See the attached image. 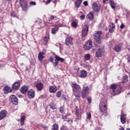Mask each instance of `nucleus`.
Returning a JSON list of instances; mask_svg holds the SVG:
<instances>
[{"instance_id": "obj_51", "label": "nucleus", "mask_w": 130, "mask_h": 130, "mask_svg": "<svg viewBox=\"0 0 130 130\" xmlns=\"http://www.w3.org/2000/svg\"><path fill=\"white\" fill-rule=\"evenodd\" d=\"M105 37L106 38H108L109 37V33L108 32H107L106 34H105Z\"/></svg>"}, {"instance_id": "obj_28", "label": "nucleus", "mask_w": 130, "mask_h": 130, "mask_svg": "<svg viewBox=\"0 0 130 130\" xmlns=\"http://www.w3.org/2000/svg\"><path fill=\"white\" fill-rule=\"evenodd\" d=\"M75 115L76 117H81L82 115H81V111H80V109L78 108V107H76L75 108Z\"/></svg>"}, {"instance_id": "obj_8", "label": "nucleus", "mask_w": 130, "mask_h": 130, "mask_svg": "<svg viewBox=\"0 0 130 130\" xmlns=\"http://www.w3.org/2000/svg\"><path fill=\"white\" fill-rule=\"evenodd\" d=\"M92 8L94 12H95V13H98L99 12H100V9H101V5H100V4L99 3L94 2L92 5Z\"/></svg>"}, {"instance_id": "obj_60", "label": "nucleus", "mask_w": 130, "mask_h": 130, "mask_svg": "<svg viewBox=\"0 0 130 130\" xmlns=\"http://www.w3.org/2000/svg\"><path fill=\"white\" fill-rule=\"evenodd\" d=\"M127 95H129L130 93H127Z\"/></svg>"}, {"instance_id": "obj_44", "label": "nucleus", "mask_w": 130, "mask_h": 130, "mask_svg": "<svg viewBox=\"0 0 130 130\" xmlns=\"http://www.w3.org/2000/svg\"><path fill=\"white\" fill-rule=\"evenodd\" d=\"M86 119H91V113L87 114L86 116Z\"/></svg>"}, {"instance_id": "obj_32", "label": "nucleus", "mask_w": 130, "mask_h": 130, "mask_svg": "<svg viewBox=\"0 0 130 130\" xmlns=\"http://www.w3.org/2000/svg\"><path fill=\"white\" fill-rule=\"evenodd\" d=\"M42 41L43 42L42 44H43L44 45H46V44H47V43L48 42V38H47V37H44L43 38Z\"/></svg>"}, {"instance_id": "obj_24", "label": "nucleus", "mask_w": 130, "mask_h": 130, "mask_svg": "<svg viewBox=\"0 0 130 130\" xmlns=\"http://www.w3.org/2000/svg\"><path fill=\"white\" fill-rule=\"evenodd\" d=\"M109 3L110 4V6H111V8L112 9H113V10H114V9H115V8H116V6L117 5V4L116 3L114 2V1L110 0Z\"/></svg>"}, {"instance_id": "obj_40", "label": "nucleus", "mask_w": 130, "mask_h": 130, "mask_svg": "<svg viewBox=\"0 0 130 130\" xmlns=\"http://www.w3.org/2000/svg\"><path fill=\"white\" fill-rule=\"evenodd\" d=\"M87 100L88 104H91V103H92V98H91V96H88L87 98Z\"/></svg>"}, {"instance_id": "obj_36", "label": "nucleus", "mask_w": 130, "mask_h": 130, "mask_svg": "<svg viewBox=\"0 0 130 130\" xmlns=\"http://www.w3.org/2000/svg\"><path fill=\"white\" fill-rule=\"evenodd\" d=\"M90 57H91V55H90L89 53L86 54L84 55V59H85V60H89V59H90Z\"/></svg>"}, {"instance_id": "obj_21", "label": "nucleus", "mask_w": 130, "mask_h": 130, "mask_svg": "<svg viewBox=\"0 0 130 130\" xmlns=\"http://www.w3.org/2000/svg\"><path fill=\"white\" fill-rule=\"evenodd\" d=\"M49 106H50V109L52 110H56L57 109V106L54 102H51Z\"/></svg>"}, {"instance_id": "obj_18", "label": "nucleus", "mask_w": 130, "mask_h": 130, "mask_svg": "<svg viewBox=\"0 0 130 130\" xmlns=\"http://www.w3.org/2000/svg\"><path fill=\"white\" fill-rule=\"evenodd\" d=\"M103 53H104L103 49H99L95 52V56H96V57H101V56L103 55Z\"/></svg>"}, {"instance_id": "obj_55", "label": "nucleus", "mask_w": 130, "mask_h": 130, "mask_svg": "<svg viewBox=\"0 0 130 130\" xmlns=\"http://www.w3.org/2000/svg\"><path fill=\"white\" fill-rule=\"evenodd\" d=\"M119 130H124V127H121L119 129Z\"/></svg>"}, {"instance_id": "obj_25", "label": "nucleus", "mask_w": 130, "mask_h": 130, "mask_svg": "<svg viewBox=\"0 0 130 130\" xmlns=\"http://www.w3.org/2000/svg\"><path fill=\"white\" fill-rule=\"evenodd\" d=\"M125 115L123 114V113H122V114L120 115V121L121 123H122L123 124L125 123V122H126V119L125 118Z\"/></svg>"}, {"instance_id": "obj_15", "label": "nucleus", "mask_w": 130, "mask_h": 130, "mask_svg": "<svg viewBox=\"0 0 130 130\" xmlns=\"http://www.w3.org/2000/svg\"><path fill=\"white\" fill-rule=\"evenodd\" d=\"M35 86L37 89V91H42L43 90L44 85L41 82L37 83L35 85Z\"/></svg>"}, {"instance_id": "obj_56", "label": "nucleus", "mask_w": 130, "mask_h": 130, "mask_svg": "<svg viewBox=\"0 0 130 130\" xmlns=\"http://www.w3.org/2000/svg\"><path fill=\"white\" fill-rule=\"evenodd\" d=\"M64 100H67V98H66V96L64 95Z\"/></svg>"}, {"instance_id": "obj_53", "label": "nucleus", "mask_w": 130, "mask_h": 130, "mask_svg": "<svg viewBox=\"0 0 130 130\" xmlns=\"http://www.w3.org/2000/svg\"><path fill=\"white\" fill-rule=\"evenodd\" d=\"M67 116L62 115L61 117V118H62V119H67Z\"/></svg>"}, {"instance_id": "obj_13", "label": "nucleus", "mask_w": 130, "mask_h": 130, "mask_svg": "<svg viewBox=\"0 0 130 130\" xmlns=\"http://www.w3.org/2000/svg\"><path fill=\"white\" fill-rule=\"evenodd\" d=\"M73 40H74V39L71 37H68L66 38V41H65V44L66 45H70L72 46L74 44V42H73Z\"/></svg>"}, {"instance_id": "obj_34", "label": "nucleus", "mask_w": 130, "mask_h": 130, "mask_svg": "<svg viewBox=\"0 0 130 130\" xmlns=\"http://www.w3.org/2000/svg\"><path fill=\"white\" fill-rule=\"evenodd\" d=\"M123 79L124 80L122 81V84H123L124 83H126V82L128 81V77L127 76V75H125L123 77Z\"/></svg>"}, {"instance_id": "obj_50", "label": "nucleus", "mask_w": 130, "mask_h": 130, "mask_svg": "<svg viewBox=\"0 0 130 130\" xmlns=\"http://www.w3.org/2000/svg\"><path fill=\"white\" fill-rule=\"evenodd\" d=\"M54 20V21H56L57 22H58V21H59V19L57 18L56 16H55Z\"/></svg>"}, {"instance_id": "obj_27", "label": "nucleus", "mask_w": 130, "mask_h": 130, "mask_svg": "<svg viewBox=\"0 0 130 130\" xmlns=\"http://www.w3.org/2000/svg\"><path fill=\"white\" fill-rule=\"evenodd\" d=\"M44 55V52H40L38 54V59L40 61H42V59L45 57Z\"/></svg>"}, {"instance_id": "obj_43", "label": "nucleus", "mask_w": 130, "mask_h": 130, "mask_svg": "<svg viewBox=\"0 0 130 130\" xmlns=\"http://www.w3.org/2000/svg\"><path fill=\"white\" fill-rule=\"evenodd\" d=\"M10 16L11 17H13V18H15V17H17V14H16V13H15V12H12L10 14Z\"/></svg>"}, {"instance_id": "obj_17", "label": "nucleus", "mask_w": 130, "mask_h": 130, "mask_svg": "<svg viewBox=\"0 0 130 130\" xmlns=\"http://www.w3.org/2000/svg\"><path fill=\"white\" fill-rule=\"evenodd\" d=\"M49 91L50 93H53L54 94L57 91V87L56 85L50 86L49 87Z\"/></svg>"}, {"instance_id": "obj_35", "label": "nucleus", "mask_w": 130, "mask_h": 130, "mask_svg": "<svg viewBox=\"0 0 130 130\" xmlns=\"http://www.w3.org/2000/svg\"><path fill=\"white\" fill-rule=\"evenodd\" d=\"M71 26L73 27V28H77L78 27V22L75 21H73L72 22Z\"/></svg>"}, {"instance_id": "obj_9", "label": "nucleus", "mask_w": 130, "mask_h": 130, "mask_svg": "<svg viewBox=\"0 0 130 130\" xmlns=\"http://www.w3.org/2000/svg\"><path fill=\"white\" fill-rule=\"evenodd\" d=\"M92 47L93 44L91 40H89L87 41L83 46L85 50H90Z\"/></svg>"}, {"instance_id": "obj_4", "label": "nucleus", "mask_w": 130, "mask_h": 130, "mask_svg": "<svg viewBox=\"0 0 130 130\" xmlns=\"http://www.w3.org/2000/svg\"><path fill=\"white\" fill-rule=\"evenodd\" d=\"M110 89L111 94L114 95H116L117 93L120 92V90H121V87H120V86L117 84H113L111 85Z\"/></svg>"}, {"instance_id": "obj_20", "label": "nucleus", "mask_w": 130, "mask_h": 130, "mask_svg": "<svg viewBox=\"0 0 130 130\" xmlns=\"http://www.w3.org/2000/svg\"><path fill=\"white\" fill-rule=\"evenodd\" d=\"M3 92H4V94H8V93H12L13 92V90L12 89H11V87L6 86L3 88Z\"/></svg>"}, {"instance_id": "obj_29", "label": "nucleus", "mask_w": 130, "mask_h": 130, "mask_svg": "<svg viewBox=\"0 0 130 130\" xmlns=\"http://www.w3.org/2000/svg\"><path fill=\"white\" fill-rule=\"evenodd\" d=\"M87 17L89 20H90V21H92V20L94 19V12H89V14L87 15Z\"/></svg>"}, {"instance_id": "obj_54", "label": "nucleus", "mask_w": 130, "mask_h": 130, "mask_svg": "<svg viewBox=\"0 0 130 130\" xmlns=\"http://www.w3.org/2000/svg\"><path fill=\"white\" fill-rule=\"evenodd\" d=\"M109 0H103V4H105L106 2H108Z\"/></svg>"}, {"instance_id": "obj_10", "label": "nucleus", "mask_w": 130, "mask_h": 130, "mask_svg": "<svg viewBox=\"0 0 130 130\" xmlns=\"http://www.w3.org/2000/svg\"><path fill=\"white\" fill-rule=\"evenodd\" d=\"M9 102L14 105H18V98L15 95H11L9 97Z\"/></svg>"}, {"instance_id": "obj_26", "label": "nucleus", "mask_w": 130, "mask_h": 130, "mask_svg": "<svg viewBox=\"0 0 130 130\" xmlns=\"http://www.w3.org/2000/svg\"><path fill=\"white\" fill-rule=\"evenodd\" d=\"M80 78H86L88 75V73L85 70H82L80 71Z\"/></svg>"}, {"instance_id": "obj_46", "label": "nucleus", "mask_w": 130, "mask_h": 130, "mask_svg": "<svg viewBox=\"0 0 130 130\" xmlns=\"http://www.w3.org/2000/svg\"><path fill=\"white\" fill-rule=\"evenodd\" d=\"M67 121L68 122V123H70V124H73V120L72 119L67 120Z\"/></svg>"}, {"instance_id": "obj_37", "label": "nucleus", "mask_w": 130, "mask_h": 130, "mask_svg": "<svg viewBox=\"0 0 130 130\" xmlns=\"http://www.w3.org/2000/svg\"><path fill=\"white\" fill-rule=\"evenodd\" d=\"M59 111L60 113H63L64 112V106L60 107L59 108Z\"/></svg>"}, {"instance_id": "obj_52", "label": "nucleus", "mask_w": 130, "mask_h": 130, "mask_svg": "<svg viewBox=\"0 0 130 130\" xmlns=\"http://www.w3.org/2000/svg\"><path fill=\"white\" fill-rule=\"evenodd\" d=\"M52 0H48L46 1V5H48V4H50V2Z\"/></svg>"}, {"instance_id": "obj_59", "label": "nucleus", "mask_w": 130, "mask_h": 130, "mask_svg": "<svg viewBox=\"0 0 130 130\" xmlns=\"http://www.w3.org/2000/svg\"><path fill=\"white\" fill-rule=\"evenodd\" d=\"M126 130H130V129L129 128H127V129Z\"/></svg>"}, {"instance_id": "obj_30", "label": "nucleus", "mask_w": 130, "mask_h": 130, "mask_svg": "<svg viewBox=\"0 0 130 130\" xmlns=\"http://www.w3.org/2000/svg\"><path fill=\"white\" fill-rule=\"evenodd\" d=\"M57 31H58V26L57 25H55L54 27L51 28L52 34H56Z\"/></svg>"}, {"instance_id": "obj_41", "label": "nucleus", "mask_w": 130, "mask_h": 130, "mask_svg": "<svg viewBox=\"0 0 130 130\" xmlns=\"http://www.w3.org/2000/svg\"><path fill=\"white\" fill-rule=\"evenodd\" d=\"M41 127H42V128H43V129L45 130H48V126L47 125H41Z\"/></svg>"}, {"instance_id": "obj_16", "label": "nucleus", "mask_w": 130, "mask_h": 130, "mask_svg": "<svg viewBox=\"0 0 130 130\" xmlns=\"http://www.w3.org/2000/svg\"><path fill=\"white\" fill-rule=\"evenodd\" d=\"M7 115H8V112H7V111H1L0 112V120L4 119V118H6V117H7Z\"/></svg>"}, {"instance_id": "obj_3", "label": "nucleus", "mask_w": 130, "mask_h": 130, "mask_svg": "<svg viewBox=\"0 0 130 130\" xmlns=\"http://www.w3.org/2000/svg\"><path fill=\"white\" fill-rule=\"evenodd\" d=\"M49 60L51 62H52L53 65L55 67H57V66H58V61H60V62H64V59H63V58L60 57L58 55H56L55 56V62H53L54 59H53V57L52 56H50Z\"/></svg>"}, {"instance_id": "obj_1", "label": "nucleus", "mask_w": 130, "mask_h": 130, "mask_svg": "<svg viewBox=\"0 0 130 130\" xmlns=\"http://www.w3.org/2000/svg\"><path fill=\"white\" fill-rule=\"evenodd\" d=\"M71 86L72 88V91L74 94V96L77 99H80L81 96H80V93L81 91V97L82 99H85L88 95H89V88L88 86L83 87V89L81 88V86L78 84L77 83L74 82H72Z\"/></svg>"}, {"instance_id": "obj_57", "label": "nucleus", "mask_w": 130, "mask_h": 130, "mask_svg": "<svg viewBox=\"0 0 130 130\" xmlns=\"http://www.w3.org/2000/svg\"><path fill=\"white\" fill-rule=\"evenodd\" d=\"M118 20L117 19H115V22H116V23H117V22H118Z\"/></svg>"}, {"instance_id": "obj_49", "label": "nucleus", "mask_w": 130, "mask_h": 130, "mask_svg": "<svg viewBox=\"0 0 130 130\" xmlns=\"http://www.w3.org/2000/svg\"><path fill=\"white\" fill-rule=\"evenodd\" d=\"M120 29H123L124 28V24L123 23H121V25L120 26Z\"/></svg>"}, {"instance_id": "obj_2", "label": "nucleus", "mask_w": 130, "mask_h": 130, "mask_svg": "<svg viewBox=\"0 0 130 130\" xmlns=\"http://www.w3.org/2000/svg\"><path fill=\"white\" fill-rule=\"evenodd\" d=\"M89 22L85 21L84 25L82 27L81 34L82 40H85V37L88 35V32H89Z\"/></svg>"}, {"instance_id": "obj_11", "label": "nucleus", "mask_w": 130, "mask_h": 130, "mask_svg": "<svg viewBox=\"0 0 130 130\" xmlns=\"http://www.w3.org/2000/svg\"><path fill=\"white\" fill-rule=\"evenodd\" d=\"M20 87H21V81H18L12 84V89L14 90V91H17V90L20 89Z\"/></svg>"}, {"instance_id": "obj_6", "label": "nucleus", "mask_w": 130, "mask_h": 130, "mask_svg": "<svg viewBox=\"0 0 130 130\" xmlns=\"http://www.w3.org/2000/svg\"><path fill=\"white\" fill-rule=\"evenodd\" d=\"M100 111L102 113H107V105L104 102H101L100 104Z\"/></svg>"}, {"instance_id": "obj_47", "label": "nucleus", "mask_w": 130, "mask_h": 130, "mask_svg": "<svg viewBox=\"0 0 130 130\" xmlns=\"http://www.w3.org/2000/svg\"><path fill=\"white\" fill-rule=\"evenodd\" d=\"M81 20H84L85 19V15H82L80 16Z\"/></svg>"}, {"instance_id": "obj_22", "label": "nucleus", "mask_w": 130, "mask_h": 130, "mask_svg": "<svg viewBox=\"0 0 130 130\" xmlns=\"http://www.w3.org/2000/svg\"><path fill=\"white\" fill-rule=\"evenodd\" d=\"M114 29H115V25L114 23H113V22L110 23L109 25V32L110 33H113L114 31Z\"/></svg>"}, {"instance_id": "obj_12", "label": "nucleus", "mask_w": 130, "mask_h": 130, "mask_svg": "<svg viewBox=\"0 0 130 130\" xmlns=\"http://www.w3.org/2000/svg\"><path fill=\"white\" fill-rule=\"evenodd\" d=\"M122 47H123V43H120L114 47V50L116 52H120Z\"/></svg>"}, {"instance_id": "obj_23", "label": "nucleus", "mask_w": 130, "mask_h": 130, "mask_svg": "<svg viewBox=\"0 0 130 130\" xmlns=\"http://www.w3.org/2000/svg\"><path fill=\"white\" fill-rule=\"evenodd\" d=\"M82 3H83V0H76V2L74 3L75 8L76 9H79V8L81 7Z\"/></svg>"}, {"instance_id": "obj_5", "label": "nucleus", "mask_w": 130, "mask_h": 130, "mask_svg": "<svg viewBox=\"0 0 130 130\" xmlns=\"http://www.w3.org/2000/svg\"><path fill=\"white\" fill-rule=\"evenodd\" d=\"M19 5H20L22 11L24 12H27V11H28V3L27 1L25 0H20Z\"/></svg>"}, {"instance_id": "obj_58", "label": "nucleus", "mask_w": 130, "mask_h": 130, "mask_svg": "<svg viewBox=\"0 0 130 130\" xmlns=\"http://www.w3.org/2000/svg\"><path fill=\"white\" fill-rule=\"evenodd\" d=\"M0 68H2V64L0 63Z\"/></svg>"}, {"instance_id": "obj_14", "label": "nucleus", "mask_w": 130, "mask_h": 130, "mask_svg": "<svg viewBox=\"0 0 130 130\" xmlns=\"http://www.w3.org/2000/svg\"><path fill=\"white\" fill-rule=\"evenodd\" d=\"M27 97L29 99H33L35 97V91L33 89L27 91Z\"/></svg>"}, {"instance_id": "obj_45", "label": "nucleus", "mask_w": 130, "mask_h": 130, "mask_svg": "<svg viewBox=\"0 0 130 130\" xmlns=\"http://www.w3.org/2000/svg\"><path fill=\"white\" fill-rule=\"evenodd\" d=\"M29 5L30 6H36V3L33 1H31L29 3Z\"/></svg>"}, {"instance_id": "obj_39", "label": "nucleus", "mask_w": 130, "mask_h": 130, "mask_svg": "<svg viewBox=\"0 0 130 130\" xmlns=\"http://www.w3.org/2000/svg\"><path fill=\"white\" fill-rule=\"evenodd\" d=\"M59 130H69V128H68V126L63 125L60 127Z\"/></svg>"}, {"instance_id": "obj_42", "label": "nucleus", "mask_w": 130, "mask_h": 130, "mask_svg": "<svg viewBox=\"0 0 130 130\" xmlns=\"http://www.w3.org/2000/svg\"><path fill=\"white\" fill-rule=\"evenodd\" d=\"M54 18H55V16L53 15H51V16L49 18V22H50V21H52V20H54Z\"/></svg>"}, {"instance_id": "obj_31", "label": "nucleus", "mask_w": 130, "mask_h": 130, "mask_svg": "<svg viewBox=\"0 0 130 130\" xmlns=\"http://www.w3.org/2000/svg\"><path fill=\"white\" fill-rule=\"evenodd\" d=\"M26 120V116L23 115L20 118V125H24L25 124V120Z\"/></svg>"}, {"instance_id": "obj_61", "label": "nucleus", "mask_w": 130, "mask_h": 130, "mask_svg": "<svg viewBox=\"0 0 130 130\" xmlns=\"http://www.w3.org/2000/svg\"><path fill=\"white\" fill-rule=\"evenodd\" d=\"M77 119H79V118H77Z\"/></svg>"}, {"instance_id": "obj_19", "label": "nucleus", "mask_w": 130, "mask_h": 130, "mask_svg": "<svg viewBox=\"0 0 130 130\" xmlns=\"http://www.w3.org/2000/svg\"><path fill=\"white\" fill-rule=\"evenodd\" d=\"M29 88L27 85H23L21 88H20V92L22 93V94H26L27 92H28Z\"/></svg>"}, {"instance_id": "obj_48", "label": "nucleus", "mask_w": 130, "mask_h": 130, "mask_svg": "<svg viewBox=\"0 0 130 130\" xmlns=\"http://www.w3.org/2000/svg\"><path fill=\"white\" fill-rule=\"evenodd\" d=\"M84 6H85V7H87L88 6V2L85 1L83 2Z\"/></svg>"}, {"instance_id": "obj_7", "label": "nucleus", "mask_w": 130, "mask_h": 130, "mask_svg": "<svg viewBox=\"0 0 130 130\" xmlns=\"http://www.w3.org/2000/svg\"><path fill=\"white\" fill-rule=\"evenodd\" d=\"M101 34H102V31H98L93 35L95 40L99 44L101 43Z\"/></svg>"}, {"instance_id": "obj_33", "label": "nucleus", "mask_w": 130, "mask_h": 130, "mask_svg": "<svg viewBox=\"0 0 130 130\" xmlns=\"http://www.w3.org/2000/svg\"><path fill=\"white\" fill-rule=\"evenodd\" d=\"M59 129V126L57 123H54L52 125V130H58Z\"/></svg>"}, {"instance_id": "obj_38", "label": "nucleus", "mask_w": 130, "mask_h": 130, "mask_svg": "<svg viewBox=\"0 0 130 130\" xmlns=\"http://www.w3.org/2000/svg\"><path fill=\"white\" fill-rule=\"evenodd\" d=\"M61 96V91H59L56 93V97L57 98H60V96Z\"/></svg>"}]
</instances>
